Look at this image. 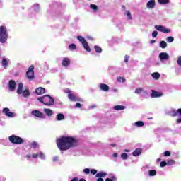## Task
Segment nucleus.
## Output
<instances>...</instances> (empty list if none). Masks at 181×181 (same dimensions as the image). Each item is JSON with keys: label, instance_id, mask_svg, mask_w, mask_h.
Returning <instances> with one entry per match:
<instances>
[{"label": "nucleus", "instance_id": "nucleus-1", "mask_svg": "<svg viewBox=\"0 0 181 181\" xmlns=\"http://www.w3.org/2000/svg\"><path fill=\"white\" fill-rule=\"evenodd\" d=\"M77 139L71 136H62L57 139V146L59 151H68L70 148L77 146Z\"/></svg>", "mask_w": 181, "mask_h": 181}, {"label": "nucleus", "instance_id": "nucleus-2", "mask_svg": "<svg viewBox=\"0 0 181 181\" xmlns=\"http://www.w3.org/2000/svg\"><path fill=\"white\" fill-rule=\"evenodd\" d=\"M37 100L38 101H40V103H42L45 105H47V107H51L52 105H54V99H53V98H52L49 95L40 97L37 98Z\"/></svg>", "mask_w": 181, "mask_h": 181}, {"label": "nucleus", "instance_id": "nucleus-3", "mask_svg": "<svg viewBox=\"0 0 181 181\" xmlns=\"http://www.w3.org/2000/svg\"><path fill=\"white\" fill-rule=\"evenodd\" d=\"M8 30L5 26H0V43H5L8 40Z\"/></svg>", "mask_w": 181, "mask_h": 181}, {"label": "nucleus", "instance_id": "nucleus-4", "mask_svg": "<svg viewBox=\"0 0 181 181\" xmlns=\"http://www.w3.org/2000/svg\"><path fill=\"white\" fill-rule=\"evenodd\" d=\"M8 141L15 145H21V144H23V139L16 135L10 136L8 137Z\"/></svg>", "mask_w": 181, "mask_h": 181}, {"label": "nucleus", "instance_id": "nucleus-5", "mask_svg": "<svg viewBox=\"0 0 181 181\" xmlns=\"http://www.w3.org/2000/svg\"><path fill=\"white\" fill-rule=\"evenodd\" d=\"M33 70H35V66L31 65L26 72V76L28 80H33V78H35V71Z\"/></svg>", "mask_w": 181, "mask_h": 181}, {"label": "nucleus", "instance_id": "nucleus-6", "mask_svg": "<svg viewBox=\"0 0 181 181\" xmlns=\"http://www.w3.org/2000/svg\"><path fill=\"white\" fill-rule=\"evenodd\" d=\"M155 29L163 33H170V29L166 28V27L163 25H155Z\"/></svg>", "mask_w": 181, "mask_h": 181}, {"label": "nucleus", "instance_id": "nucleus-7", "mask_svg": "<svg viewBox=\"0 0 181 181\" xmlns=\"http://www.w3.org/2000/svg\"><path fill=\"white\" fill-rule=\"evenodd\" d=\"M2 112H4L6 117H9L10 118H13L15 117V113H13V112H11L8 107L4 108Z\"/></svg>", "mask_w": 181, "mask_h": 181}, {"label": "nucleus", "instance_id": "nucleus-8", "mask_svg": "<svg viewBox=\"0 0 181 181\" xmlns=\"http://www.w3.org/2000/svg\"><path fill=\"white\" fill-rule=\"evenodd\" d=\"M32 115L34 117H37V118H45V115L43 112L39 111V110H33L31 112Z\"/></svg>", "mask_w": 181, "mask_h": 181}, {"label": "nucleus", "instance_id": "nucleus-9", "mask_svg": "<svg viewBox=\"0 0 181 181\" xmlns=\"http://www.w3.org/2000/svg\"><path fill=\"white\" fill-rule=\"evenodd\" d=\"M152 93L151 94V98H158L159 97H162L163 95V93L161 92H158L155 90H151Z\"/></svg>", "mask_w": 181, "mask_h": 181}, {"label": "nucleus", "instance_id": "nucleus-10", "mask_svg": "<svg viewBox=\"0 0 181 181\" xmlns=\"http://www.w3.org/2000/svg\"><path fill=\"white\" fill-rule=\"evenodd\" d=\"M99 88L102 91H106V92L110 91V86H108V85L105 83H100L99 86Z\"/></svg>", "mask_w": 181, "mask_h": 181}, {"label": "nucleus", "instance_id": "nucleus-11", "mask_svg": "<svg viewBox=\"0 0 181 181\" xmlns=\"http://www.w3.org/2000/svg\"><path fill=\"white\" fill-rule=\"evenodd\" d=\"M45 93H46L45 88L39 87L35 89V94H37V95H42V94H45Z\"/></svg>", "mask_w": 181, "mask_h": 181}, {"label": "nucleus", "instance_id": "nucleus-12", "mask_svg": "<svg viewBox=\"0 0 181 181\" xmlns=\"http://www.w3.org/2000/svg\"><path fill=\"white\" fill-rule=\"evenodd\" d=\"M159 59L162 60H169V54L166 52H161L159 54Z\"/></svg>", "mask_w": 181, "mask_h": 181}, {"label": "nucleus", "instance_id": "nucleus-13", "mask_svg": "<svg viewBox=\"0 0 181 181\" xmlns=\"http://www.w3.org/2000/svg\"><path fill=\"white\" fill-rule=\"evenodd\" d=\"M8 87L11 91H13L16 87V82H15L13 80H10L8 83Z\"/></svg>", "mask_w": 181, "mask_h": 181}, {"label": "nucleus", "instance_id": "nucleus-14", "mask_svg": "<svg viewBox=\"0 0 181 181\" xmlns=\"http://www.w3.org/2000/svg\"><path fill=\"white\" fill-rule=\"evenodd\" d=\"M62 66L64 67H68V66H70V59L69 58H64L62 60Z\"/></svg>", "mask_w": 181, "mask_h": 181}, {"label": "nucleus", "instance_id": "nucleus-15", "mask_svg": "<svg viewBox=\"0 0 181 181\" xmlns=\"http://www.w3.org/2000/svg\"><path fill=\"white\" fill-rule=\"evenodd\" d=\"M147 8L148 9H152V8H155V0H150L147 3Z\"/></svg>", "mask_w": 181, "mask_h": 181}, {"label": "nucleus", "instance_id": "nucleus-16", "mask_svg": "<svg viewBox=\"0 0 181 181\" xmlns=\"http://www.w3.org/2000/svg\"><path fill=\"white\" fill-rule=\"evenodd\" d=\"M44 112H45L47 117H52L53 115V110H52L51 109L45 108L44 109Z\"/></svg>", "mask_w": 181, "mask_h": 181}, {"label": "nucleus", "instance_id": "nucleus-17", "mask_svg": "<svg viewBox=\"0 0 181 181\" xmlns=\"http://www.w3.org/2000/svg\"><path fill=\"white\" fill-rule=\"evenodd\" d=\"M23 90V84L22 83H18V87L17 88V94H22Z\"/></svg>", "mask_w": 181, "mask_h": 181}, {"label": "nucleus", "instance_id": "nucleus-18", "mask_svg": "<svg viewBox=\"0 0 181 181\" xmlns=\"http://www.w3.org/2000/svg\"><path fill=\"white\" fill-rule=\"evenodd\" d=\"M68 98H69L71 101H78V99L73 94V92L68 95Z\"/></svg>", "mask_w": 181, "mask_h": 181}, {"label": "nucleus", "instance_id": "nucleus-19", "mask_svg": "<svg viewBox=\"0 0 181 181\" xmlns=\"http://www.w3.org/2000/svg\"><path fill=\"white\" fill-rule=\"evenodd\" d=\"M142 153V150L141 148H136L133 153V156H139Z\"/></svg>", "mask_w": 181, "mask_h": 181}, {"label": "nucleus", "instance_id": "nucleus-20", "mask_svg": "<svg viewBox=\"0 0 181 181\" xmlns=\"http://www.w3.org/2000/svg\"><path fill=\"white\" fill-rule=\"evenodd\" d=\"M151 76L154 80H159V78H160V74H159V72H154Z\"/></svg>", "mask_w": 181, "mask_h": 181}, {"label": "nucleus", "instance_id": "nucleus-21", "mask_svg": "<svg viewBox=\"0 0 181 181\" xmlns=\"http://www.w3.org/2000/svg\"><path fill=\"white\" fill-rule=\"evenodd\" d=\"M85 50H86V52H88V53H90V52H91V49H90V46L88 45V42H87V41L82 44Z\"/></svg>", "mask_w": 181, "mask_h": 181}, {"label": "nucleus", "instance_id": "nucleus-22", "mask_svg": "<svg viewBox=\"0 0 181 181\" xmlns=\"http://www.w3.org/2000/svg\"><path fill=\"white\" fill-rule=\"evenodd\" d=\"M1 65L3 66L4 69H6L8 67V59H6V58H4L2 59Z\"/></svg>", "mask_w": 181, "mask_h": 181}, {"label": "nucleus", "instance_id": "nucleus-23", "mask_svg": "<svg viewBox=\"0 0 181 181\" xmlns=\"http://www.w3.org/2000/svg\"><path fill=\"white\" fill-rule=\"evenodd\" d=\"M56 118L57 121H63V119H64V115H63V113H59L57 115Z\"/></svg>", "mask_w": 181, "mask_h": 181}, {"label": "nucleus", "instance_id": "nucleus-24", "mask_svg": "<svg viewBox=\"0 0 181 181\" xmlns=\"http://www.w3.org/2000/svg\"><path fill=\"white\" fill-rule=\"evenodd\" d=\"M107 176V173L105 172H99L96 174V177H105Z\"/></svg>", "mask_w": 181, "mask_h": 181}, {"label": "nucleus", "instance_id": "nucleus-25", "mask_svg": "<svg viewBox=\"0 0 181 181\" xmlns=\"http://www.w3.org/2000/svg\"><path fill=\"white\" fill-rule=\"evenodd\" d=\"M160 47H161V49H166V47H168V43H166V41H161L160 42Z\"/></svg>", "mask_w": 181, "mask_h": 181}, {"label": "nucleus", "instance_id": "nucleus-26", "mask_svg": "<svg viewBox=\"0 0 181 181\" xmlns=\"http://www.w3.org/2000/svg\"><path fill=\"white\" fill-rule=\"evenodd\" d=\"M77 39L78 40H79V42H81V43H82V45H83V43L87 42V40H86V39L83 37V36L81 35H78Z\"/></svg>", "mask_w": 181, "mask_h": 181}, {"label": "nucleus", "instance_id": "nucleus-27", "mask_svg": "<svg viewBox=\"0 0 181 181\" xmlns=\"http://www.w3.org/2000/svg\"><path fill=\"white\" fill-rule=\"evenodd\" d=\"M114 110H117V111H121V110H125V106L124 105H116L114 106Z\"/></svg>", "mask_w": 181, "mask_h": 181}, {"label": "nucleus", "instance_id": "nucleus-28", "mask_svg": "<svg viewBox=\"0 0 181 181\" xmlns=\"http://www.w3.org/2000/svg\"><path fill=\"white\" fill-rule=\"evenodd\" d=\"M94 49L96 53H101L103 52V49L98 45H95Z\"/></svg>", "mask_w": 181, "mask_h": 181}, {"label": "nucleus", "instance_id": "nucleus-29", "mask_svg": "<svg viewBox=\"0 0 181 181\" xmlns=\"http://www.w3.org/2000/svg\"><path fill=\"white\" fill-rule=\"evenodd\" d=\"M170 2V0H158V4L160 5H168Z\"/></svg>", "mask_w": 181, "mask_h": 181}, {"label": "nucleus", "instance_id": "nucleus-30", "mask_svg": "<svg viewBox=\"0 0 181 181\" xmlns=\"http://www.w3.org/2000/svg\"><path fill=\"white\" fill-rule=\"evenodd\" d=\"M22 94L23 97H29V95H30V93L28 90H25L24 91L22 92Z\"/></svg>", "mask_w": 181, "mask_h": 181}, {"label": "nucleus", "instance_id": "nucleus-31", "mask_svg": "<svg viewBox=\"0 0 181 181\" xmlns=\"http://www.w3.org/2000/svg\"><path fill=\"white\" fill-rule=\"evenodd\" d=\"M170 114H171V117H177V116H179V113L177 112V111L176 110H172L170 112Z\"/></svg>", "mask_w": 181, "mask_h": 181}, {"label": "nucleus", "instance_id": "nucleus-32", "mask_svg": "<svg viewBox=\"0 0 181 181\" xmlns=\"http://www.w3.org/2000/svg\"><path fill=\"white\" fill-rule=\"evenodd\" d=\"M69 50H76V49H77V46L76 45V44H71L69 46Z\"/></svg>", "mask_w": 181, "mask_h": 181}, {"label": "nucleus", "instance_id": "nucleus-33", "mask_svg": "<svg viewBox=\"0 0 181 181\" xmlns=\"http://www.w3.org/2000/svg\"><path fill=\"white\" fill-rule=\"evenodd\" d=\"M126 15H127V19H129V21L132 20V15L131 14V12L129 11H126Z\"/></svg>", "mask_w": 181, "mask_h": 181}, {"label": "nucleus", "instance_id": "nucleus-34", "mask_svg": "<svg viewBox=\"0 0 181 181\" xmlns=\"http://www.w3.org/2000/svg\"><path fill=\"white\" fill-rule=\"evenodd\" d=\"M135 125L136 127H144V122L142 121L136 122Z\"/></svg>", "mask_w": 181, "mask_h": 181}, {"label": "nucleus", "instance_id": "nucleus-35", "mask_svg": "<svg viewBox=\"0 0 181 181\" xmlns=\"http://www.w3.org/2000/svg\"><path fill=\"white\" fill-rule=\"evenodd\" d=\"M174 40H175V38L172 36L168 37L166 38V42H168V43H172Z\"/></svg>", "mask_w": 181, "mask_h": 181}, {"label": "nucleus", "instance_id": "nucleus-36", "mask_svg": "<svg viewBox=\"0 0 181 181\" xmlns=\"http://www.w3.org/2000/svg\"><path fill=\"white\" fill-rule=\"evenodd\" d=\"M117 81H119V83H125V78L124 77H121V76H118L117 78Z\"/></svg>", "mask_w": 181, "mask_h": 181}, {"label": "nucleus", "instance_id": "nucleus-37", "mask_svg": "<svg viewBox=\"0 0 181 181\" xmlns=\"http://www.w3.org/2000/svg\"><path fill=\"white\" fill-rule=\"evenodd\" d=\"M90 9H93V11H98V6L95 4H90Z\"/></svg>", "mask_w": 181, "mask_h": 181}, {"label": "nucleus", "instance_id": "nucleus-38", "mask_svg": "<svg viewBox=\"0 0 181 181\" xmlns=\"http://www.w3.org/2000/svg\"><path fill=\"white\" fill-rule=\"evenodd\" d=\"M149 176H156V170H150Z\"/></svg>", "mask_w": 181, "mask_h": 181}, {"label": "nucleus", "instance_id": "nucleus-39", "mask_svg": "<svg viewBox=\"0 0 181 181\" xmlns=\"http://www.w3.org/2000/svg\"><path fill=\"white\" fill-rule=\"evenodd\" d=\"M142 91H144L142 88H138L135 90V94H140V93H142Z\"/></svg>", "mask_w": 181, "mask_h": 181}, {"label": "nucleus", "instance_id": "nucleus-40", "mask_svg": "<svg viewBox=\"0 0 181 181\" xmlns=\"http://www.w3.org/2000/svg\"><path fill=\"white\" fill-rule=\"evenodd\" d=\"M121 158L124 160L128 159V154L123 153L121 154Z\"/></svg>", "mask_w": 181, "mask_h": 181}, {"label": "nucleus", "instance_id": "nucleus-41", "mask_svg": "<svg viewBox=\"0 0 181 181\" xmlns=\"http://www.w3.org/2000/svg\"><path fill=\"white\" fill-rule=\"evenodd\" d=\"M168 165V163L166 161H161L160 163V168H165Z\"/></svg>", "mask_w": 181, "mask_h": 181}, {"label": "nucleus", "instance_id": "nucleus-42", "mask_svg": "<svg viewBox=\"0 0 181 181\" xmlns=\"http://www.w3.org/2000/svg\"><path fill=\"white\" fill-rule=\"evenodd\" d=\"M64 91L65 94H68V95H69V94H71L73 93V91L71 90H70L69 88H66V89H64Z\"/></svg>", "mask_w": 181, "mask_h": 181}, {"label": "nucleus", "instance_id": "nucleus-43", "mask_svg": "<svg viewBox=\"0 0 181 181\" xmlns=\"http://www.w3.org/2000/svg\"><path fill=\"white\" fill-rule=\"evenodd\" d=\"M31 146H32V148H33L34 149L36 148L37 146V142H36V141L33 142V143L31 144Z\"/></svg>", "mask_w": 181, "mask_h": 181}, {"label": "nucleus", "instance_id": "nucleus-44", "mask_svg": "<svg viewBox=\"0 0 181 181\" xmlns=\"http://www.w3.org/2000/svg\"><path fill=\"white\" fill-rule=\"evenodd\" d=\"M38 157L40 158V159H45V154L40 152L38 153Z\"/></svg>", "mask_w": 181, "mask_h": 181}, {"label": "nucleus", "instance_id": "nucleus-45", "mask_svg": "<svg viewBox=\"0 0 181 181\" xmlns=\"http://www.w3.org/2000/svg\"><path fill=\"white\" fill-rule=\"evenodd\" d=\"M177 63L178 66H181V56H179L177 57Z\"/></svg>", "mask_w": 181, "mask_h": 181}, {"label": "nucleus", "instance_id": "nucleus-46", "mask_svg": "<svg viewBox=\"0 0 181 181\" xmlns=\"http://www.w3.org/2000/svg\"><path fill=\"white\" fill-rule=\"evenodd\" d=\"M175 164V160H170L167 162V165H174Z\"/></svg>", "mask_w": 181, "mask_h": 181}, {"label": "nucleus", "instance_id": "nucleus-47", "mask_svg": "<svg viewBox=\"0 0 181 181\" xmlns=\"http://www.w3.org/2000/svg\"><path fill=\"white\" fill-rule=\"evenodd\" d=\"M151 36L153 37H156V36H158V31H153L152 34H151Z\"/></svg>", "mask_w": 181, "mask_h": 181}, {"label": "nucleus", "instance_id": "nucleus-48", "mask_svg": "<svg viewBox=\"0 0 181 181\" xmlns=\"http://www.w3.org/2000/svg\"><path fill=\"white\" fill-rule=\"evenodd\" d=\"M130 57L128 55L124 56V63H128V61L129 60Z\"/></svg>", "mask_w": 181, "mask_h": 181}, {"label": "nucleus", "instance_id": "nucleus-49", "mask_svg": "<svg viewBox=\"0 0 181 181\" xmlns=\"http://www.w3.org/2000/svg\"><path fill=\"white\" fill-rule=\"evenodd\" d=\"M83 172H84V173H86V175H88V174L90 173V169H88V168H85V169L83 170Z\"/></svg>", "mask_w": 181, "mask_h": 181}, {"label": "nucleus", "instance_id": "nucleus-50", "mask_svg": "<svg viewBox=\"0 0 181 181\" xmlns=\"http://www.w3.org/2000/svg\"><path fill=\"white\" fill-rule=\"evenodd\" d=\"M90 173L92 175H97V170H95V169L90 170Z\"/></svg>", "mask_w": 181, "mask_h": 181}, {"label": "nucleus", "instance_id": "nucleus-51", "mask_svg": "<svg viewBox=\"0 0 181 181\" xmlns=\"http://www.w3.org/2000/svg\"><path fill=\"white\" fill-rule=\"evenodd\" d=\"M170 155V151H166L164 152V156H169Z\"/></svg>", "mask_w": 181, "mask_h": 181}, {"label": "nucleus", "instance_id": "nucleus-52", "mask_svg": "<svg viewBox=\"0 0 181 181\" xmlns=\"http://www.w3.org/2000/svg\"><path fill=\"white\" fill-rule=\"evenodd\" d=\"M115 179V177H112V178H106L105 181H114Z\"/></svg>", "mask_w": 181, "mask_h": 181}, {"label": "nucleus", "instance_id": "nucleus-53", "mask_svg": "<svg viewBox=\"0 0 181 181\" xmlns=\"http://www.w3.org/2000/svg\"><path fill=\"white\" fill-rule=\"evenodd\" d=\"M32 156H33V158L34 159H36L37 158H39V153H37V154L33 153V154L32 155Z\"/></svg>", "mask_w": 181, "mask_h": 181}, {"label": "nucleus", "instance_id": "nucleus-54", "mask_svg": "<svg viewBox=\"0 0 181 181\" xmlns=\"http://www.w3.org/2000/svg\"><path fill=\"white\" fill-rule=\"evenodd\" d=\"M76 108H81V103H76L75 105Z\"/></svg>", "mask_w": 181, "mask_h": 181}, {"label": "nucleus", "instance_id": "nucleus-55", "mask_svg": "<svg viewBox=\"0 0 181 181\" xmlns=\"http://www.w3.org/2000/svg\"><path fill=\"white\" fill-rule=\"evenodd\" d=\"M177 113H178V116L181 117V108L177 109Z\"/></svg>", "mask_w": 181, "mask_h": 181}, {"label": "nucleus", "instance_id": "nucleus-56", "mask_svg": "<svg viewBox=\"0 0 181 181\" xmlns=\"http://www.w3.org/2000/svg\"><path fill=\"white\" fill-rule=\"evenodd\" d=\"M176 122L177 124H181V118L177 119Z\"/></svg>", "mask_w": 181, "mask_h": 181}, {"label": "nucleus", "instance_id": "nucleus-57", "mask_svg": "<svg viewBox=\"0 0 181 181\" xmlns=\"http://www.w3.org/2000/svg\"><path fill=\"white\" fill-rule=\"evenodd\" d=\"M71 181H78L77 177H74Z\"/></svg>", "mask_w": 181, "mask_h": 181}, {"label": "nucleus", "instance_id": "nucleus-58", "mask_svg": "<svg viewBox=\"0 0 181 181\" xmlns=\"http://www.w3.org/2000/svg\"><path fill=\"white\" fill-rule=\"evenodd\" d=\"M97 181H104V179L101 177H98Z\"/></svg>", "mask_w": 181, "mask_h": 181}, {"label": "nucleus", "instance_id": "nucleus-59", "mask_svg": "<svg viewBox=\"0 0 181 181\" xmlns=\"http://www.w3.org/2000/svg\"><path fill=\"white\" fill-rule=\"evenodd\" d=\"M110 146H112V148H115V146H117V144H111Z\"/></svg>", "mask_w": 181, "mask_h": 181}, {"label": "nucleus", "instance_id": "nucleus-60", "mask_svg": "<svg viewBox=\"0 0 181 181\" xmlns=\"http://www.w3.org/2000/svg\"><path fill=\"white\" fill-rule=\"evenodd\" d=\"M57 157H54L53 158V162H56L57 160Z\"/></svg>", "mask_w": 181, "mask_h": 181}, {"label": "nucleus", "instance_id": "nucleus-61", "mask_svg": "<svg viewBox=\"0 0 181 181\" xmlns=\"http://www.w3.org/2000/svg\"><path fill=\"white\" fill-rule=\"evenodd\" d=\"M122 9H123L124 11H125V9H127V7L125 6H122Z\"/></svg>", "mask_w": 181, "mask_h": 181}, {"label": "nucleus", "instance_id": "nucleus-62", "mask_svg": "<svg viewBox=\"0 0 181 181\" xmlns=\"http://www.w3.org/2000/svg\"><path fill=\"white\" fill-rule=\"evenodd\" d=\"M118 156V154L117 153H114L113 154V158H117Z\"/></svg>", "mask_w": 181, "mask_h": 181}, {"label": "nucleus", "instance_id": "nucleus-63", "mask_svg": "<svg viewBox=\"0 0 181 181\" xmlns=\"http://www.w3.org/2000/svg\"><path fill=\"white\" fill-rule=\"evenodd\" d=\"M78 181H86V179H84V178H81Z\"/></svg>", "mask_w": 181, "mask_h": 181}, {"label": "nucleus", "instance_id": "nucleus-64", "mask_svg": "<svg viewBox=\"0 0 181 181\" xmlns=\"http://www.w3.org/2000/svg\"><path fill=\"white\" fill-rule=\"evenodd\" d=\"M155 42H156L155 40H151V43H155Z\"/></svg>", "mask_w": 181, "mask_h": 181}]
</instances>
